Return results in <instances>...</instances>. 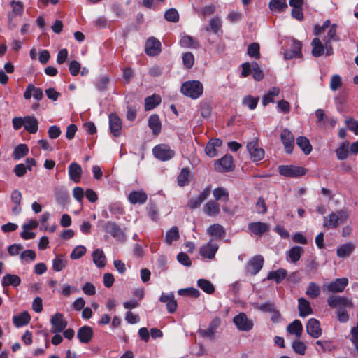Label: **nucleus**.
<instances>
[{"instance_id": "f257e3e1", "label": "nucleus", "mask_w": 358, "mask_h": 358, "mask_svg": "<svg viewBox=\"0 0 358 358\" xmlns=\"http://www.w3.org/2000/svg\"><path fill=\"white\" fill-rule=\"evenodd\" d=\"M180 91L185 96L196 99L202 95L203 87L199 80H189L182 84Z\"/></svg>"}, {"instance_id": "f03ea898", "label": "nucleus", "mask_w": 358, "mask_h": 358, "mask_svg": "<svg viewBox=\"0 0 358 358\" xmlns=\"http://www.w3.org/2000/svg\"><path fill=\"white\" fill-rule=\"evenodd\" d=\"M348 216V212L343 210L331 213L329 217H324L323 226L326 228H336L338 224L345 223Z\"/></svg>"}, {"instance_id": "7ed1b4c3", "label": "nucleus", "mask_w": 358, "mask_h": 358, "mask_svg": "<svg viewBox=\"0 0 358 358\" xmlns=\"http://www.w3.org/2000/svg\"><path fill=\"white\" fill-rule=\"evenodd\" d=\"M236 328L241 331H250L254 326L253 321L248 317L245 313H240L233 318Z\"/></svg>"}, {"instance_id": "20e7f679", "label": "nucleus", "mask_w": 358, "mask_h": 358, "mask_svg": "<svg viewBox=\"0 0 358 358\" xmlns=\"http://www.w3.org/2000/svg\"><path fill=\"white\" fill-rule=\"evenodd\" d=\"M247 150L250 154V158L252 162H258L262 160L265 155L263 148H260L257 138L248 143Z\"/></svg>"}, {"instance_id": "39448f33", "label": "nucleus", "mask_w": 358, "mask_h": 358, "mask_svg": "<svg viewBox=\"0 0 358 358\" xmlns=\"http://www.w3.org/2000/svg\"><path fill=\"white\" fill-rule=\"evenodd\" d=\"M102 229L106 233L110 234L113 237L119 241H123L125 239L124 231L114 222L108 221L104 222L102 225Z\"/></svg>"}, {"instance_id": "423d86ee", "label": "nucleus", "mask_w": 358, "mask_h": 358, "mask_svg": "<svg viewBox=\"0 0 358 358\" xmlns=\"http://www.w3.org/2000/svg\"><path fill=\"white\" fill-rule=\"evenodd\" d=\"M278 171L280 175L285 177H299L306 173L303 167L293 165L279 166Z\"/></svg>"}, {"instance_id": "0eeeda50", "label": "nucleus", "mask_w": 358, "mask_h": 358, "mask_svg": "<svg viewBox=\"0 0 358 358\" xmlns=\"http://www.w3.org/2000/svg\"><path fill=\"white\" fill-rule=\"evenodd\" d=\"M152 152L157 159L162 161L169 160L175 155L174 151L164 144L155 146L152 150Z\"/></svg>"}, {"instance_id": "6e6552de", "label": "nucleus", "mask_w": 358, "mask_h": 358, "mask_svg": "<svg viewBox=\"0 0 358 358\" xmlns=\"http://www.w3.org/2000/svg\"><path fill=\"white\" fill-rule=\"evenodd\" d=\"M336 28L337 25L336 24H331L324 40L326 48L325 53L327 56L331 55L334 53L331 41H339L338 37L336 36Z\"/></svg>"}, {"instance_id": "1a4fd4ad", "label": "nucleus", "mask_w": 358, "mask_h": 358, "mask_svg": "<svg viewBox=\"0 0 358 358\" xmlns=\"http://www.w3.org/2000/svg\"><path fill=\"white\" fill-rule=\"evenodd\" d=\"M50 324L52 333H60L65 329L68 323L62 313H57L51 317Z\"/></svg>"}, {"instance_id": "9d476101", "label": "nucleus", "mask_w": 358, "mask_h": 358, "mask_svg": "<svg viewBox=\"0 0 358 358\" xmlns=\"http://www.w3.org/2000/svg\"><path fill=\"white\" fill-rule=\"evenodd\" d=\"M302 43L296 40H292L290 48L284 52L285 59H292L293 58H300L301 53Z\"/></svg>"}, {"instance_id": "9b49d317", "label": "nucleus", "mask_w": 358, "mask_h": 358, "mask_svg": "<svg viewBox=\"0 0 358 358\" xmlns=\"http://www.w3.org/2000/svg\"><path fill=\"white\" fill-rule=\"evenodd\" d=\"M280 138L287 153H292L294 145V136L288 129H284L280 134Z\"/></svg>"}, {"instance_id": "f8f14e48", "label": "nucleus", "mask_w": 358, "mask_h": 358, "mask_svg": "<svg viewBox=\"0 0 358 358\" xmlns=\"http://www.w3.org/2000/svg\"><path fill=\"white\" fill-rule=\"evenodd\" d=\"M264 264V258L261 255L253 257L246 266V271L251 275H256L262 268Z\"/></svg>"}, {"instance_id": "ddd939ff", "label": "nucleus", "mask_w": 358, "mask_h": 358, "mask_svg": "<svg viewBox=\"0 0 358 358\" xmlns=\"http://www.w3.org/2000/svg\"><path fill=\"white\" fill-rule=\"evenodd\" d=\"M221 324V320L220 317H215L209 324V326L206 329H199V334L203 338H208L213 339L217 329Z\"/></svg>"}, {"instance_id": "4468645a", "label": "nucleus", "mask_w": 358, "mask_h": 358, "mask_svg": "<svg viewBox=\"0 0 358 358\" xmlns=\"http://www.w3.org/2000/svg\"><path fill=\"white\" fill-rule=\"evenodd\" d=\"M145 53L149 56L158 55L161 52L160 41L154 38H149L145 43Z\"/></svg>"}, {"instance_id": "2eb2a0df", "label": "nucleus", "mask_w": 358, "mask_h": 358, "mask_svg": "<svg viewBox=\"0 0 358 358\" xmlns=\"http://www.w3.org/2000/svg\"><path fill=\"white\" fill-rule=\"evenodd\" d=\"M218 250V245L217 243H213V240L201 247L199 253L203 258L213 259Z\"/></svg>"}, {"instance_id": "dca6fc26", "label": "nucleus", "mask_w": 358, "mask_h": 358, "mask_svg": "<svg viewBox=\"0 0 358 358\" xmlns=\"http://www.w3.org/2000/svg\"><path fill=\"white\" fill-rule=\"evenodd\" d=\"M232 166L233 158L227 155L217 160L215 163V169L219 172H228L231 170Z\"/></svg>"}, {"instance_id": "f3484780", "label": "nucleus", "mask_w": 358, "mask_h": 358, "mask_svg": "<svg viewBox=\"0 0 358 358\" xmlns=\"http://www.w3.org/2000/svg\"><path fill=\"white\" fill-rule=\"evenodd\" d=\"M31 96L36 100L40 101L43 98V92L42 89L36 87L34 84L29 83L24 92V98L28 100Z\"/></svg>"}, {"instance_id": "a211bd4d", "label": "nucleus", "mask_w": 358, "mask_h": 358, "mask_svg": "<svg viewBox=\"0 0 358 358\" xmlns=\"http://www.w3.org/2000/svg\"><path fill=\"white\" fill-rule=\"evenodd\" d=\"M306 331L311 337L319 338L322 335L320 322L315 318L310 319L306 324Z\"/></svg>"}, {"instance_id": "6ab92c4d", "label": "nucleus", "mask_w": 358, "mask_h": 358, "mask_svg": "<svg viewBox=\"0 0 358 358\" xmlns=\"http://www.w3.org/2000/svg\"><path fill=\"white\" fill-rule=\"evenodd\" d=\"M248 230L253 234L262 236L270 229V225L266 222H254L248 224Z\"/></svg>"}, {"instance_id": "aec40b11", "label": "nucleus", "mask_w": 358, "mask_h": 358, "mask_svg": "<svg viewBox=\"0 0 358 358\" xmlns=\"http://www.w3.org/2000/svg\"><path fill=\"white\" fill-rule=\"evenodd\" d=\"M94 335V331L92 327L89 326H83L80 327L77 332V338L81 343H89Z\"/></svg>"}, {"instance_id": "412c9836", "label": "nucleus", "mask_w": 358, "mask_h": 358, "mask_svg": "<svg viewBox=\"0 0 358 358\" xmlns=\"http://www.w3.org/2000/svg\"><path fill=\"white\" fill-rule=\"evenodd\" d=\"M109 127L114 136H119L122 131V121L116 114L109 115Z\"/></svg>"}, {"instance_id": "4be33fe9", "label": "nucleus", "mask_w": 358, "mask_h": 358, "mask_svg": "<svg viewBox=\"0 0 358 358\" xmlns=\"http://www.w3.org/2000/svg\"><path fill=\"white\" fill-rule=\"evenodd\" d=\"M128 199L131 204H144L147 199V194L143 190L132 191L128 195Z\"/></svg>"}, {"instance_id": "5701e85b", "label": "nucleus", "mask_w": 358, "mask_h": 358, "mask_svg": "<svg viewBox=\"0 0 358 358\" xmlns=\"http://www.w3.org/2000/svg\"><path fill=\"white\" fill-rule=\"evenodd\" d=\"M327 303L329 306H331V308H338L341 306H352V303L351 301H350L347 298L342 296H329L327 299Z\"/></svg>"}, {"instance_id": "b1692460", "label": "nucleus", "mask_w": 358, "mask_h": 358, "mask_svg": "<svg viewBox=\"0 0 358 358\" xmlns=\"http://www.w3.org/2000/svg\"><path fill=\"white\" fill-rule=\"evenodd\" d=\"M94 264L99 268H102L106 265V257L103 250L97 248L92 254Z\"/></svg>"}, {"instance_id": "393cba45", "label": "nucleus", "mask_w": 358, "mask_h": 358, "mask_svg": "<svg viewBox=\"0 0 358 358\" xmlns=\"http://www.w3.org/2000/svg\"><path fill=\"white\" fill-rule=\"evenodd\" d=\"M83 173L81 166L76 162H72L69 166V176L71 180L78 183L80 180V177Z\"/></svg>"}, {"instance_id": "a878e982", "label": "nucleus", "mask_w": 358, "mask_h": 358, "mask_svg": "<svg viewBox=\"0 0 358 358\" xmlns=\"http://www.w3.org/2000/svg\"><path fill=\"white\" fill-rule=\"evenodd\" d=\"M348 284L346 278H338L327 286V289L331 292H341Z\"/></svg>"}, {"instance_id": "bb28decb", "label": "nucleus", "mask_w": 358, "mask_h": 358, "mask_svg": "<svg viewBox=\"0 0 358 358\" xmlns=\"http://www.w3.org/2000/svg\"><path fill=\"white\" fill-rule=\"evenodd\" d=\"M220 205L215 201L210 200L203 206V212L208 216H216L220 213Z\"/></svg>"}, {"instance_id": "cd10ccee", "label": "nucleus", "mask_w": 358, "mask_h": 358, "mask_svg": "<svg viewBox=\"0 0 358 358\" xmlns=\"http://www.w3.org/2000/svg\"><path fill=\"white\" fill-rule=\"evenodd\" d=\"M24 129L30 134H36L38 129V120L34 116H25Z\"/></svg>"}, {"instance_id": "c85d7f7f", "label": "nucleus", "mask_w": 358, "mask_h": 358, "mask_svg": "<svg viewBox=\"0 0 358 358\" xmlns=\"http://www.w3.org/2000/svg\"><path fill=\"white\" fill-rule=\"evenodd\" d=\"M298 301L299 316L303 317L313 313V310L308 301L304 298H299Z\"/></svg>"}, {"instance_id": "c756f323", "label": "nucleus", "mask_w": 358, "mask_h": 358, "mask_svg": "<svg viewBox=\"0 0 358 358\" xmlns=\"http://www.w3.org/2000/svg\"><path fill=\"white\" fill-rule=\"evenodd\" d=\"M355 248V245L352 243H346L338 248L336 253L339 257L345 258L349 257Z\"/></svg>"}, {"instance_id": "7c9ffc66", "label": "nucleus", "mask_w": 358, "mask_h": 358, "mask_svg": "<svg viewBox=\"0 0 358 358\" xmlns=\"http://www.w3.org/2000/svg\"><path fill=\"white\" fill-rule=\"evenodd\" d=\"M20 278L18 275L14 274H6L3 277L1 280V285L3 287L9 285H12L15 287L20 285Z\"/></svg>"}, {"instance_id": "2f4dec72", "label": "nucleus", "mask_w": 358, "mask_h": 358, "mask_svg": "<svg viewBox=\"0 0 358 358\" xmlns=\"http://www.w3.org/2000/svg\"><path fill=\"white\" fill-rule=\"evenodd\" d=\"M287 331L289 334L295 335L297 338H300L303 332L302 323L300 320H295L287 326Z\"/></svg>"}, {"instance_id": "473e14b6", "label": "nucleus", "mask_w": 358, "mask_h": 358, "mask_svg": "<svg viewBox=\"0 0 358 358\" xmlns=\"http://www.w3.org/2000/svg\"><path fill=\"white\" fill-rule=\"evenodd\" d=\"M311 45L313 46L312 54L314 57H320L326 51L325 45H324L318 38H313Z\"/></svg>"}, {"instance_id": "72a5a7b5", "label": "nucleus", "mask_w": 358, "mask_h": 358, "mask_svg": "<svg viewBox=\"0 0 358 358\" xmlns=\"http://www.w3.org/2000/svg\"><path fill=\"white\" fill-rule=\"evenodd\" d=\"M30 320L31 317L29 314L26 311L13 317V322L14 324L17 327L27 324Z\"/></svg>"}, {"instance_id": "f704fd0d", "label": "nucleus", "mask_w": 358, "mask_h": 358, "mask_svg": "<svg viewBox=\"0 0 358 358\" xmlns=\"http://www.w3.org/2000/svg\"><path fill=\"white\" fill-rule=\"evenodd\" d=\"M208 234L210 236L221 238L225 236V230L220 224H213L208 228Z\"/></svg>"}, {"instance_id": "c9c22d12", "label": "nucleus", "mask_w": 358, "mask_h": 358, "mask_svg": "<svg viewBox=\"0 0 358 358\" xmlns=\"http://www.w3.org/2000/svg\"><path fill=\"white\" fill-rule=\"evenodd\" d=\"M68 260L63 255H57L52 260V269L56 272L63 270L67 265Z\"/></svg>"}, {"instance_id": "e433bc0d", "label": "nucleus", "mask_w": 358, "mask_h": 358, "mask_svg": "<svg viewBox=\"0 0 358 358\" xmlns=\"http://www.w3.org/2000/svg\"><path fill=\"white\" fill-rule=\"evenodd\" d=\"M335 153L338 160H344L348 158L349 153V142L342 143L338 148L336 149Z\"/></svg>"}, {"instance_id": "4c0bfd02", "label": "nucleus", "mask_w": 358, "mask_h": 358, "mask_svg": "<svg viewBox=\"0 0 358 358\" xmlns=\"http://www.w3.org/2000/svg\"><path fill=\"white\" fill-rule=\"evenodd\" d=\"M213 195L215 198V201H227L229 200V192L227 189L220 187L215 188L213 191Z\"/></svg>"}, {"instance_id": "58836bf2", "label": "nucleus", "mask_w": 358, "mask_h": 358, "mask_svg": "<svg viewBox=\"0 0 358 358\" xmlns=\"http://www.w3.org/2000/svg\"><path fill=\"white\" fill-rule=\"evenodd\" d=\"M287 272L285 269L280 268L275 271H271L267 276L268 280H273L277 283L282 282L287 276Z\"/></svg>"}, {"instance_id": "ea45409f", "label": "nucleus", "mask_w": 358, "mask_h": 358, "mask_svg": "<svg viewBox=\"0 0 358 358\" xmlns=\"http://www.w3.org/2000/svg\"><path fill=\"white\" fill-rule=\"evenodd\" d=\"M279 93L280 89L278 87H272L268 91L267 94L263 96L262 104L265 106L268 103L273 102L275 97L278 96Z\"/></svg>"}, {"instance_id": "a19ab883", "label": "nucleus", "mask_w": 358, "mask_h": 358, "mask_svg": "<svg viewBox=\"0 0 358 358\" xmlns=\"http://www.w3.org/2000/svg\"><path fill=\"white\" fill-rule=\"evenodd\" d=\"M296 145L303 150L306 155L312 151V146L309 140L305 136H299L296 138Z\"/></svg>"}, {"instance_id": "79ce46f5", "label": "nucleus", "mask_w": 358, "mask_h": 358, "mask_svg": "<svg viewBox=\"0 0 358 358\" xmlns=\"http://www.w3.org/2000/svg\"><path fill=\"white\" fill-rule=\"evenodd\" d=\"M303 252L304 250L303 248L300 246H294L289 249V250L287 252V255L291 261L293 263H295L300 259Z\"/></svg>"}, {"instance_id": "37998d69", "label": "nucleus", "mask_w": 358, "mask_h": 358, "mask_svg": "<svg viewBox=\"0 0 358 358\" xmlns=\"http://www.w3.org/2000/svg\"><path fill=\"white\" fill-rule=\"evenodd\" d=\"M161 103V98L159 95H152L145 99V110H151Z\"/></svg>"}, {"instance_id": "c03bdc74", "label": "nucleus", "mask_w": 358, "mask_h": 358, "mask_svg": "<svg viewBox=\"0 0 358 358\" xmlns=\"http://www.w3.org/2000/svg\"><path fill=\"white\" fill-rule=\"evenodd\" d=\"M148 125L155 134H158L161 130V122L157 115H152L148 120Z\"/></svg>"}, {"instance_id": "a18cd8bd", "label": "nucleus", "mask_w": 358, "mask_h": 358, "mask_svg": "<svg viewBox=\"0 0 358 358\" xmlns=\"http://www.w3.org/2000/svg\"><path fill=\"white\" fill-rule=\"evenodd\" d=\"M269 8L273 12H280L287 8L286 0H271Z\"/></svg>"}, {"instance_id": "49530a36", "label": "nucleus", "mask_w": 358, "mask_h": 358, "mask_svg": "<svg viewBox=\"0 0 358 358\" xmlns=\"http://www.w3.org/2000/svg\"><path fill=\"white\" fill-rule=\"evenodd\" d=\"M29 152V148L25 144H20L13 150V157L15 159H20L26 156Z\"/></svg>"}, {"instance_id": "de8ad7c7", "label": "nucleus", "mask_w": 358, "mask_h": 358, "mask_svg": "<svg viewBox=\"0 0 358 358\" xmlns=\"http://www.w3.org/2000/svg\"><path fill=\"white\" fill-rule=\"evenodd\" d=\"M306 294L311 299H315L320 294V287L316 283L311 282L308 285Z\"/></svg>"}, {"instance_id": "09e8293b", "label": "nucleus", "mask_w": 358, "mask_h": 358, "mask_svg": "<svg viewBox=\"0 0 358 358\" xmlns=\"http://www.w3.org/2000/svg\"><path fill=\"white\" fill-rule=\"evenodd\" d=\"M197 285L207 294H213L215 291L213 285L209 280L206 279L198 280Z\"/></svg>"}, {"instance_id": "8fccbe9b", "label": "nucleus", "mask_w": 358, "mask_h": 358, "mask_svg": "<svg viewBox=\"0 0 358 358\" xmlns=\"http://www.w3.org/2000/svg\"><path fill=\"white\" fill-rule=\"evenodd\" d=\"M179 238V231L177 227H171L166 234L165 241L171 245L174 241Z\"/></svg>"}, {"instance_id": "3c124183", "label": "nucleus", "mask_w": 358, "mask_h": 358, "mask_svg": "<svg viewBox=\"0 0 358 358\" xmlns=\"http://www.w3.org/2000/svg\"><path fill=\"white\" fill-rule=\"evenodd\" d=\"M189 171L187 168H183L178 176V184L180 187H184L188 185Z\"/></svg>"}, {"instance_id": "603ef678", "label": "nucleus", "mask_w": 358, "mask_h": 358, "mask_svg": "<svg viewBox=\"0 0 358 358\" xmlns=\"http://www.w3.org/2000/svg\"><path fill=\"white\" fill-rule=\"evenodd\" d=\"M180 45L184 48H196V41L190 36L183 35L180 41Z\"/></svg>"}, {"instance_id": "864d4df0", "label": "nucleus", "mask_w": 358, "mask_h": 358, "mask_svg": "<svg viewBox=\"0 0 358 358\" xmlns=\"http://www.w3.org/2000/svg\"><path fill=\"white\" fill-rule=\"evenodd\" d=\"M252 75L253 78L259 81L264 78V74L256 62H252Z\"/></svg>"}, {"instance_id": "5fc2aeb1", "label": "nucleus", "mask_w": 358, "mask_h": 358, "mask_svg": "<svg viewBox=\"0 0 358 358\" xmlns=\"http://www.w3.org/2000/svg\"><path fill=\"white\" fill-rule=\"evenodd\" d=\"M259 98L253 97L252 96H246L243 99V104L247 106L250 110H254L258 103Z\"/></svg>"}, {"instance_id": "6e6d98bb", "label": "nucleus", "mask_w": 358, "mask_h": 358, "mask_svg": "<svg viewBox=\"0 0 358 358\" xmlns=\"http://www.w3.org/2000/svg\"><path fill=\"white\" fill-rule=\"evenodd\" d=\"M55 194L59 203L66 201L69 198L67 191L63 187H57L55 190Z\"/></svg>"}, {"instance_id": "4d7b16f0", "label": "nucleus", "mask_w": 358, "mask_h": 358, "mask_svg": "<svg viewBox=\"0 0 358 358\" xmlns=\"http://www.w3.org/2000/svg\"><path fill=\"white\" fill-rule=\"evenodd\" d=\"M259 48L258 43H252L248 45L247 52L250 57L257 59L260 57Z\"/></svg>"}, {"instance_id": "13d9d810", "label": "nucleus", "mask_w": 358, "mask_h": 358, "mask_svg": "<svg viewBox=\"0 0 358 358\" xmlns=\"http://www.w3.org/2000/svg\"><path fill=\"white\" fill-rule=\"evenodd\" d=\"M178 294L180 296H190L194 298H197L200 294L199 291L194 287L180 289L178 291Z\"/></svg>"}, {"instance_id": "bf43d9fd", "label": "nucleus", "mask_w": 358, "mask_h": 358, "mask_svg": "<svg viewBox=\"0 0 358 358\" xmlns=\"http://www.w3.org/2000/svg\"><path fill=\"white\" fill-rule=\"evenodd\" d=\"M86 248L83 245L76 246L70 255L72 259H78L86 253Z\"/></svg>"}, {"instance_id": "052dcab7", "label": "nucleus", "mask_w": 358, "mask_h": 358, "mask_svg": "<svg viewBox=\"0 0 358 358\" xmlns=\"http://www.w3.org/2000/svg\"><path fill=\"white\" fill-rule=\"evenodd\" d=\"M195 10L199 16L206 17L215 12V6L208 5L201 9L195 8Z\"/></svg>"}, {"instance_id": "680f3d73", "label": "nucleus", "mask_w": 358, "mask_h": 358, "mask_svg": "<svg viewBox=\"0 0 358 358\" xmlns=\"http://www.w3.org/2000/svg\"><path fill=\"white\" fill-rule=\"evenodd\" d=\"M164 17L167 21L177 22L179 20V15L175 8H170L166 11Z\"/></svg>"}, {"instance_id": "e2e57ef3", "label": "nucleus", "mask_w": 358, "mask_h": 358, "mask_svg": "<svg viewBox=\"0 0 358 358\" xmlns=\"http://www.w3.org/2000/svg\"><path fill=\"white\" fill-rule=\"evenodd\" d=\"M182 63L185 68L190 69L194 63V57L191 52H185L182 57Z\"/></svg>"}, {"instance_id": "0e129e2a", "label": "nucleus", "mask_w": 358, "mask_h": 358, "mask_svg": "<svg viewBox=\"0 0 358 358\" xmlns=\"http://www.w3.org/2000/svg\"><path fill=\"white\" fill-rule=\"evenodd\" d=\"M109 82L108 76H102L95 82V86L99 91H106Z\"/></svg>"}, {"instance_id": "69168bd1", "label": "nucleus", "mask_w": 358, "mask_h": 358, "mask_svg": "<svg viewBox=\"0 0 358 358\" xmlns=\"http://www.w3.org/2000/svg\"><path fill=\"white\" fill-rule=\"evenodd\" d=\"M292 348L294 351L301 355H303L306 352V345L299 340H296L292 343Z\"/></svg>"}, {"instance_id": "338daca9", "label": "nucleus", "mask_w": 358, "mask_h": 358, "mask_svg": "<svg viewBox=\"0 0 358 358\" xmlns=\"http://www.w3.org/2000/svg\"><path fill=\"white\" fill-rule=\"evenodd\" d=\"M221 27L222 21L220 17H215L210 19V27L213 33L217 34L221 29Z\"/></svg>"}, {"instance_id": "774afa93", "label": "nucleus", "mask_w": 358, "mask_h": 358, "mask_svg": "<svg viewBox=\"0 0 358 358\" xmlns=\"http://www.w3.org/2000/svg\"><path fill=\"white\" fill-rule=\"evenodd\" d=\"M345 124L349 130L353 131L355 134L358 135V121L350 118L345 120Z\"/></svg>"}]
</instances>
